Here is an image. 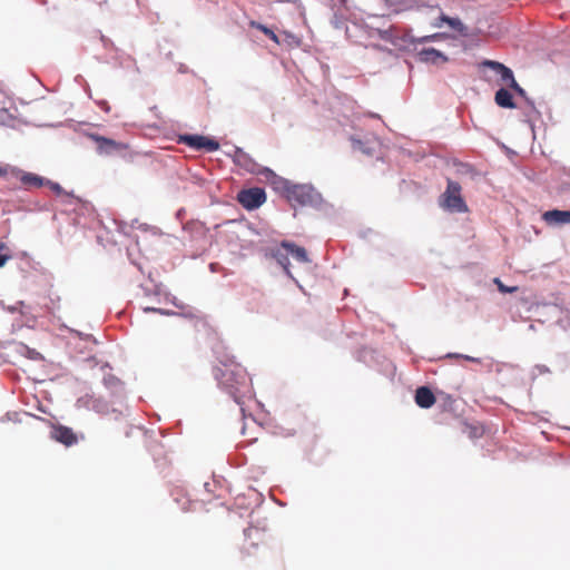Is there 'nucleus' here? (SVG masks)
<instances>
[{
  "instance_id": "nucleus-1",
  "label": "nucleus",
  "mask_w": 570,
  "mask_h": 570,
  "mask_svg": "<svg viewBox=\"0 0 570 570\" xmlns=\"http://www.w3.org/2000/svg\"><path fill=\"white\" fill-rule=\"evenodd\" d=\"M215 376L220 386L244 411L243 405L253 397L252 381L246 368L239 364H224L223 367L216 370Z\"/></svg>"
},
{
  "instance_id": "nucleus-2",
  "label": "nucleus",
  "mask_w": 570,
  "mask_h": 570,
  "mask_svg": "<svg viewBox=\"0 0 570 570\" xmlns=\"http://www.w3.org/2000/svg\"><path fill=\"white\" fill-rule=\"evenodd\" d=\"M442 206L455 213H465L468 206L461 196V186L459 183L449 180L446 189L442 195Z\"/></svg>"
},
{
  "instance_id": "nucleus-3",
  "label": "nucleus",
  "mask_w": 570,
  "mask_h": 570,
  "mask_svg": "<svg viewBox=\"0 0 570 570\" xmlns=\"http://www.w3.org/2000/svg\"><path fill=\"white\" fill-rule=\"evenodd\" d=\"M177 142L187 145L196 150L204 149L208 153L216 151L220 147L217 140L202 135H179Z\"/></svg>"
},
{
  "instance_id": "nucleus-4",
  "label": "nucleus",
  "mask_w": 570,
  "mask_h": 570,
  "mask_svg": "<svg viewBox=\"0 0 570 570\" xmlns=\"http://www.w3.org/2000/svg\"><path fill=\"white\" fill-rule=\"evenodd\" d=\"M237 200L246 209H256L262 206L266 200L264 189L255 187L240 190L237 195Z\"/></svg>"
},
{
  "instance_id": "nucleus-5",
  "label": "nucleus",
  "mask_w": 570,
  "mask_h": 570,
  "mask_svg": "<svg viewBox=\"0 0 570 570\" xmlns=\"http://www.w3.org/2000/svg\"><path fill=\"white\" fill-rule=\"evenodd\" d=\"M282 185L285 189L286 197L291 203L306 205L312 202L311 188L305 185H291L283 180Z\"/></svg>"
},
{
  "instance_id": "nucleus-6",
  "label": "nucleus",
  "mask_w": 570,
  "mask_h": 570,
  "mask_svg": "<svg viewBox=\"0 0 570 570\" xmlns=\"http://www.w3.org/2000/svg\"><path fill=\"white\" fill-rule=\"evenodd\" d=\"M89 138L96 142L97 150L101 155H111L128 149V145L121 141H116L110 138L97 134H90Z\"/></svg>"
},
{
  "instance_id": "nucleus-7",
  "label": "nucleus",
  "mask_w": 570,
  "mask_h": 570,
  "mask_svg": "<svg viewBox=\"0 0 570 570\" xmlns=\"http://www.w3.org/2000/svg\"><path fill=\"white\" fill-rule=\"evenodd\" d=\"M50 435L53 440L66 446L75 445L78 442V436L72 429L61 424L52 425Z\"/></svg>"
},
{
  "instance_id": "nucleus-8",
  "label": "nucleus",
  "mask_w": 570,
  "mask_h": 570,
  "mask_svg": "<svg viewBox=\"0 0 570 570\" xmlns=\"http://www.w3.org/2000/svg\"><path fill=\"white\" fill-rule=\"evenodd\" d=\"M16 177L20 181L21 186L27 190L41 188L47 183L45 177L20 169L16 171Z\"/></svg>"
},
{
  "instance_id": "nucleus-9",
  "label": "nucleus",
  "mask_w": 570,
  "mask_h": 570,
  "mask_svg": "<svg viewBox=\"0 0 570 570\" xmlns=\"http://www.w3.org/2000/svg\"><path fill=\"white\" fill-rule=\"evenodd\" d=\"M234 163L250 174H259L261 173L259 165L248 154H246L242 149H237L235 151Z\"/></svg>"
},
{
  "instance_id": "nucleus-10",
  "label": "nucleus",
  "mask_w": 570,
  "mask_h": 570,
  "mask_svg": "<svg viewBox=\"0 0 570 570\" xmlns=\"http://www.w3.org/2000/svg\"><path fill=\"white\" fill-rule=\"evenodd\" d=\"M483 66L491 68L494 70L501 78V81L504 83H508L509 87L515 81L513 72L510 68L505 67L503 63L493 61V60H485L483 62Z\"/></svg>"
},
{
  "instance_id": "nucleus-11",
  "label": "nucleus",
  "mask_w": 570,
  "mask_h": 570,
  "mask_svg": "<svg viewBox=\"0 0 570 570\" xmlns=\"http://www.w3.org/2000/svg\"><path fill=\"white\" fill-rule=\"evenodd\" d=\"M542 218L550 225H562L570 223V210H548L542 215Z\"/></svg>"
},
{
  "instance_id": "nucleus-12",
  "label": "nucleus",
  "mask_w": 570,
  "mask_h": 570,
  "mask_svg": "<svg viewBox=\"0 0 570 570\" xmlns=\"http://www.w3.org/2000/svg\"><path fill=\"white\" fill-rule=\"evenodd\" d=\"M419 60L422 62H431L434 65L448 61V58L434 48H424L417 52Z\"/></svg>"
},
{
  "instance_id": "nucleus-13",
  "label": "nucleus",
  "mask_w": 570,
  "mask_h": 570,
  "mask_svg": "<svg viewBox=\"0 0 570 570\" xmlns=\"http://www.w3.org/2000/svg\"><path fill=\"white\" fill-rule=\"evenodd\" d=\"M415 403L422 409H430L435 403V396L429 387L420 386L415 392Z\"/></svg>"
},
{
  "instance_id": "nucleus-14",
  "label": "nucleus",
  "mask_w": 570,
  "mask_h": 570,
  "mask_svg": "<svg viewBox=\"0 0 570 570\" xmlns=\"http://www.w3.org/2000/svg\"><path fill=\"white\" fill-rule=\"evenodd\" d=\"M289 249L284 247V242H282L281 246L277 247L273 252V257L277 261V263L284 268L286 274L289 275Z\"/></svg>"
},
{
  "instance_id": "nucleus-15",
  "label": "nucleus",
  "mask_w": 570,
  "mask_h": 570,
  "mask_svg": "<svg viewBox=\"0 0 570 570\" xmlns=\"http://www.w3.org/2000/svg\"><path fill=\"white\" fill-rule=\"evenodd\" d=\"M494 100L495 104L502 108H515L512 95L504 88H501L495 92Z\"/></svg>"
},
{
  "instance_id": "nucleus-16",
  "label": "nucleus",
  "mask_w": 570,
  "mask_h": 570,
  "mask_svg": "<svg viewBox=\"0 0 570 570\" xmlns=\"http://www.w3.org/2000/svg\"><path fill=\"white\" fill-rule=\"evenodd\" d=\"M284 247H287L289 249L291 256H293L297 262H309L306 249L304 247L297 246L291 242H284Z\"/></svg>"
},
{
  "instance_id": "nucleus-17",
  "label": "nucleus",
  "mask_w": 570,
  "mask_h": 570,
  "mask_svg": "<svg viewBox=\"0 0 570 570\" xmlns=\"http://www.w3.org/2000/svg\"><path fill=\"white\" fill-rule=\"evenodd\" d=\"M249 27L262 31L264 35H266L276 45L281 43L278 36L272 29H269L268 27L262 24L261 22L252 20V21H249Z\"/></svg>"
},
{
  "instance_id": "nucleus-18",
  "label": "nucleus",
  "mask_w": 570,
  "mask_h": 570,
  "mask_svg": "<svg viewBox=\"0 0 570 570\" xmlns=\"http://www.w3.org/2000/svg\"><path fill=\"white\" fill-rule=\"evenodd\" d=\"M440 20L442 22L448 23L452 29H454L461 33L465 32V27L459 18H451L445 14H441Z\"/></svg>"
},
{
  "instance_id": "nucleus-19",
  "label": "nucleus",
  "mask_w": 570,
  "mask_h": 570,
  "mask_svg": "<svg viewBox=\"0 0 570 570\" xmlns=\"http://www.w3.org/2000/svg\"><path fill=\"white\" fill-rule=\"evenodd\" d=\"M253 302L248 303V311L258 313L263 308V294L257 291H253Z\"/></svg>"
},
{
  "instance_id": "nucleus-20",
  "label": "nucleus",
  "mask_w": 570,
  "mask_h": 570,
  "mask_svg": "<svg viewBox=\"0 0 570 570\" xmlns=\"http://www.w3.org/2000/svg\"><path fill=\"white\" fill-rule=\"evenodd\" d=\"M10 258L11 254L9 248L4 244H0V267H3Z\"/></svg>"
},
{
  "instance_id": "nucleus-21",
  "label": "nucleus",
  "mask_w": 570,
  "mask_h": 570,
  "mask_svg": "<svg viewBox=\"0 0 570 570\" xmlns=\"http://www.w3.org/2000/svg\"><path fill=\"white\" fill-rule=\"evenodd\" d=\"M104 384L107 387L115 389L120 385V381L116 376L109 374L104 377Z\"/></svg>"
},
{
  "instance_id": "nucleus-22",
  "label": "nucleus",
  "mask_w": 570,
  "mask_h": 570,
  "mask_svg": "<svg viewBox=\"0 0 570 570\" xmlns=\"http://www.w3.org/2000/svg\"><path fill=\"white\" fill-rule=\"evenodd\" d=\"M45 186H48L57 195H61L63 191L62 187L58 183H53L48 179Z\"/></svg>"
},
{
  "instance_id": "nucleus-23",
  "label": "nucleus",
  "mask_w": 570,
  "mask_h": 570,
  "mask_svg": "<svg viewBox=\"0 0 570 570\" xmlns=\"http://www.w3.org/2000/svg\"><path fill=\"white\" fill-rule=\"evenodd\" d=\"M445 37L446 36L444 33H434V35H431V36L422 37L417 41L419 42H429V41H434V40H438L440 38H445Z\"/></svg>"
},
{
  "instance_id": "nucleus-24",
  "label": "nucleus",
  "mask_w": 570,
  "mask_h": 570,
  "mask_svg": "<svg viewBox=\"0 0 570 570\" xmlns=\"http://www.w3.org/2000/svg\"><path fill=\"white\" fill-rule=\"evenodd\" d=\"M510 88L512 90H514V92H517L519 96L527 98V94H525L524 89L522 87H520L517 81H513V83L510 86Z\"/></svg>"
},
{
  "instance_id": "nucleus-25",
  "label": "nucleus",
  "mask_w": 570,
  "mask_h": 570,
  "mask_svg": "<svg viewBox=\"0 0 570 570\" xmlns=\"http://www.w3.org/2000/svg\"><path fill=\"white\" fill-rule=\"evenodd\" d=\"M495 283L498 284L500 292L502 293H513L514 291H517V287H507L505 285H503L499 278L495 279Z\"/></svg>"
},
{
  "instance_id": "nucleus-26",
  "label": "nucleus",
  "mask_w": 570,
  "mask_h": 570,
  "mask_svg": "<svg viewBox=\"0 0 570 570\" xmlns=\"http://www.w3.org/2000/svg\"><path fill=\"white\" fill-rule=\"evenodd\" d=\"M28 356H29L30 358H32V360H38V358H40V354H39L38 352L33 351V350H32V351H31V350H28Z\"/></svg>"
},
{
  "instance_id": "nucleus-27",
  "label": "nucleus",
  "mask_w": 570,
  "mask_h": 570,
  "mask_svg": "<svg viewBox=\"0 0 570 570\" xmlns=\"http://www.w3.org/2000/svg\"><path fill=\"white\" fill-rule=\"evenodd\" d=\"M145 312H157V313H160V314H165L164 311H161L160 308H155V307H146Z\"/></svg>"
},
{
  "instance_id": "nucleus-28",
  "label": "nucleus",
  "mask_w": 570,
  "mask_h": 570,
  "mask_svg": "<svg viewBox=\"0 0 570 570\" xmlns=\"http://www.w3.org/2000/svg\"><path fill=\"white\" fill-rule=\"evenodd\" d=\"M284 35H285L287 38H289L291 40H293L295 43H298L297 38H296V37H294L292 33H289V32H286V31H285V32H284Z\"/></svg>"
},
{
  "instance_id": "nucleus-29",
  "label": "nucleus",
  "mask_w": 570,
  "mask_h": 570,
  "mask_svg": "<svg viewBox=\"0 0 570 570\" xmlns=\"http://www.w3.org/2000/svg\"><path fill=\"white\" fill-rule=\"evenodd\" d=\"M6 173H7V170L4 168L0 167V176L6 175Z\"/></svg>"
},
{
  "instance_id": "nucleus-30",
  "label": "nucleus",
  "mask_w": 570,
  "mask_h": 570,
  "mask_svg": "<svg viewBox=\"0 0 570 570\" xmlns=\"http://www.w3.org/2000/svg\"><path fill=\"white\" fill-rule=\"evenodd\" d=\"M465 358L469 360V361H475V358L470 357V356H465Z\"/></svg>"
},
{
  "instance_id": "nucleus-31",
  "label": "nucleus",
  "mask_w": 570,
  "mask_h": 570,
  "mask_svg": "<svg viewBox=\"0 0 570 570\" xmlns=\"http://www.w3.org/2000/svg\"><path fill=\"white\" fill-rule=\"evenodd\" d=\"M266 173L273 174L271 169H265Z\"/></svg>"
}]
</instances>
